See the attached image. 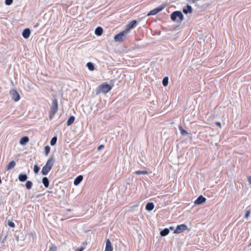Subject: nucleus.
<instances>
[{
	"label": "nucleus",
	"instance_id": "f8f14e48",
	"mask_svg": "<svg viewBox=\"0 0 251 251\" xmlns=\"http://www.w3.org/2000/svg\"><path fill=\"white\" fill-rule=\"evenodd\" d=\"M30 31L29 28H25L23 30L22 35L24 38L27 39L30 36Z\"/></svg>",
	"mask_w": 251,
	"mask_h": 251
},
{
	"label": "nucleus",
	"instance_id": "e433bc0d",
	"mask_svg": "<svg viewBox=\"0 0 251 251\" xmlns=\"http://www.w3.org/2000/svg\"><path fill=\"white\" fill-rule=\"evenodd\" d=\"M215 124L218 126H219L220 128H221V124L220 122H216L215 123Z\"/></svg>",
	"mask_w": 251,
	"mask_h": 251
},
{
	"label": "nucleus",
	"instance_id": "ea45409f",
	"mask_svg": "<svg viewBox=\"0 0 251 251\" xmlns=\"http://www.w3.org/2000/svg\"><path fill=\"white\" fill-rule=\"evenodd\" d=\"M173 228H173V226H171V227H170V229H171V230L173 229Z\"/></svg>",
	"mask_w": 251,
	"mask_h": 251
},
{
	"label": "nucleus",
	"instance_id": "7ed1b4c3",
	"mask_svg": "<svg viewBox=\"0 0 251 251\" xmlns=\"http://www.w3.org/2000/svg\"><path fill=\"white\" fill-rule=\"evenodd\" d=\"M58 110V101L56 99L53 100L50 111V119H52Z\"/></svg>",
	"mask_w": 251,
	"mask_h": 251
},
{
	"label": "nucleus",
	"instance_id": "ddd939ff",
	"mask_svg": "<svg viewBox=\"0 0 251 251\" xmlns=\"http://www.w3.org/2000/svg\"><path fill=\"white\" fill-rule=\"evenodd\" d=\"M183 12L185 14H187L188 13H191L192 12V8L191 6L187 5L183 8Z\"/></svg>",
	"mask_w": 251,
	"mask_h": 251
},
{
	"label": "nucleus",
	"instance_id": "c85d7f7f",
	"mask_svg": "<svg viewBox=\"0 0 251 251\" xmlns=\"http://www.w3.org/2000/svg\"><path fill=\"white\" fill-rule=\"evenodd\" d=\"M179 129L180 133H181V134L182 135H185V134H188L187 132L185 130L183 129L182 126H179Z\"/></svg>",
	"mask_w": 251,
	"mask_h": 251
},
{
	"label": "nucleus",
	"instance_id": "4468645a",
	"mask_svg": "<svg viewBox=\"0 0 251 251\" xmlns=\"http://www.w3.org/2000/svg\"><path fill=\"white\" fill-rule=\"evenodd\" d=\"M83 179V176L81 175L77 176L74 180V184L75 185H78Z\"/></svg>",
	"mask_w": 251,
	"mask_h": 251
},
{
	"label": "nucleus",
	"instance_id": "9b49d317",
	"mask_svg": "<svg viewBox=\"0 0 251 251\" xmlns=\"http://www.w3.org/2000/svg\"><path fill=\"white\" fill-rule=\"evenodd\" d=\"M113 248L112 246L111 241L109 239H107L106 241V245L104 251H113Z\"/></svg>",
	"mask_w": 251,
	"mask_h": 251
},
{
	"label": "nucleus",
	"instance_id": "dca6fc26",
	"mask_svg": "<svg viewBox=\"0 0 251 251\" xmlns=\"http://www.w3.org/2000/svg\"><path fill=\"white\" fill-rule=\"evenodd\" d=\"M16 165V163L14 161H12L10 162L9 163V164L6 166V169L7 171L10 170L13 168H14Z\"/></svg>",
	"mask_w": 251,
	"mask_h": 251
},
{
	"label": "nucleus",
	"instance_id": "9d476101",
	"mask_svg": "<svg viewBox=\"0 0 251 251\" xmlns=\"http://www.w3.org/2000/svg\"><path fill=\"white\" fill-rule=\"evenodd\" d=\"M206 198L203 197L202 195L200 196L194 201V203L196 205L201 204L206 201Z\"/></svg>",
	"mask_w": 251,
	"mask_h": 251
},
{
	"label": "nucleus",
	"instance_id": "1a4fd4ad",
	"mask_svg": "<svg viewBox=\"0 0 251 251\" xmlns=\"http://www.w3.org/2000/svg\"><path fill=\"white\" fill-rule=\"evenodd\" d=\"M10 93L12 96V98L14 101H17L20 100V95L16 90H13L12 91H11Z\"/></svg>",
	"mask_w": 251,
	"mask_h": 251
},
{
	"label": "nucleus",
	"instance_id": "f257e3e1",
	"mask_svg": "<svg viewBox=\"0 0 251 251\" xmlns=\"http://www.w3.org/2000/svg\"><path fill=\"white\" fill-rule=\"evenodd\" d=\"M54 163L53 157H50L47 161L46 165L42 169L41 173L43 175H47L51 170Z\"/></svg>",
	"mask_w": 251,
	"mask_h": 251
},
{
	"label": "nucleus",
	"instance_id": "2f4dec72",
	"mask_svg": "<svg viewBox=\"0 0 251 251\" xmlns=\"http://www.w3.org/2000/svg\"><path fill=\"white\" fill-rule=\"evenodd\" d=\"M13 2V0H5V3L7 5H11Z\"/></svg>",
	"mask_w": 251,
	"mask_h": 251
},
{
	"label": "nucleus",
	"instance_id": "a878e982",
	"mask_svg": "<svg viewBox=\"0 0 251 251\" xmlns=\"http://www.w3.org/2000/svg\"><path fill=\"white\" fill-rule=\"evenodd\" d=\"M162 84L164 86H167L168 84V77H165L162 80Z\"/></svg>",
	"mask_w": 251,
	"mask_h": 251
},
{
	"label": "nucleus",
	"instance_id": "6e6552de",
	"mask_svg": "<svg viewBox=\"0 0 251 251\" xmlns=\"http://www.w3.org/2000/svg\"><path fill=\"white\" fill-rule=\"evenodd\" d=\"M136 25V20H132L126 25V29L125 30L128 33V31L132 28H134Z\"/></svg>",
	"mask_w": 251,
	"mask_h": 251
},
{
	"label": "nucleus",
	"instance_id": "bb28decb",
	"mask_svg": "<svg viewBox=\"0 0 251 251\" xmlns=\"http://www.w3.org/2000/svg\"><path fill=\"white\" fill-rule=\"evenodd\" d=\"M32 186V183L30 181H27L25 183V187L27 189H30Z\"/></svg>",
	"mask_w": 251,
	"mask_h": 251
},
{
	"label": "nucleus",
	"instance_id": "4c0bfd02",
	"mask_svg": "<svg viewBox=\"0 0 251 251\" xmlns=\"http://www.w3.org/2000/svg\"><path fill=\"white\" fill-rule=\"evenodd\" d=\"M104 146L103 145H101L100 146H99L98 147V150L100 151V150L101 149L104 148Z\"/></svg>",
	"mask_w": 251,
	"mask_h": 251
},
{
	"label": "nucleus",
	"instance_id": "f704fd0d",
	"mask_svg": "<svg viewBox=\"0 0 251 251\" xmlns=\"http://www.w3.org/2000/svg\"><path fill=\"white\" fill-rule=\"evenodd\" d=\"M84 250V247H80V248H77L75 250V251H83Z\"/></svg>",
	"mask_w": 251,
	"mask_h": 251
},
{
	"label": "nucleus",
	"instance_id": "6ab92c4d",
	"mask_svg": "<svg viewBox=\"0 0 251 251\" xmlns=\"http://www.w3.org/2000/svg\"><path fill=\"white\" fill-rule=\"evenodd\" d=\"M27 176L25 174H21L19 175V180L21 182L25 181L27 179Z\"/></svg>",
	"mask_w": 251,
	"mask_h": 251
},
{
	"label": "nucleus",
	"instance_id": "412c9836",
	"mask_svg": "<svg viewBox=\"0 0 251 251\" xmlns=\"http://www.w3.org/2000/svg\"><path fill=\"white\" fill-rule=\"evenodd\" d=\"M75 121V117L73 116H71L69 117L67 122V126H70L72 125Z\"/></svg>",
	"mask_w": 251,
	"mask_h": 251
},
{
	"label": "nucleus",
	"instance_id": "c9c22d12",
	"mask_svg": "<svg viewBox=\"0 0 251 251\" xmlns=\"http://www.w3.org/2000/svg\"><path fill=\"white\" fill-rule=\"evenodd\" d=\"M188 1H189L190 3H195L200 0H187Z\"/></svg>",
	"mask_w": 251,
	"mask_h": 251
},
{
	"label": "nucleus",
	"instance_id": "f3484780",
	"mask_svg": "<svg viewBox=\"0 0 251 251\" xmlns=\"http://www.w3.org/2000/svg\"><path fill=\"white\" fill-rule=\"evenodd\" d=\"M154 207L152 202H148L146 205V209L148 211H151Z\"/></svg>",
	"mask_w": 251,
	"mask_h": 251
},
{
	"label": "nucleus",
	"instance_id": "5701e85b",
	"mask_svg": "<svg viewBox=\"0 0 251 251\" xmlns=\"http://www.w3.org/2000/svg\"><path fill=\"white\" fill-rule=\"evenodd\" d=\"M57 247L54 244H51L48 251H56Z\"/></svg>",
	"mask_w": 251,
	"mask_h": 251
},
{
	"label": "nucleus",
	"instance_id": "2eb2a0df",
	"mask_svg": "<svg viewBox=\"0 0 251 251\" xmlns=\"http://www.w3.org/2000/svg\"><path fill=\"white\" fill-rule=\"evenodd\" d=\"M29 141V138L27 136H24L22 137L20 141V144L22 145H24L26 144Z\"/></svg>",
	"mask_w": 251,
	"mask_h": 251
},
{
	"label": "nucleus",
	"instance_id": "aec40b11",
	"mask_svg": "<svg viewBox=\"0 0 251 251\" xmlns=\"http://www.w3.org/2000/svg\"><path fill=\"white\" fill-rule=\"evenodd\" d=\"M42 182L46 188H48L49 185V181L47 177H44L42 179Z\"/></svg>",
	"mask_w": 251,
	"mask_h": 251
},
{
	"label": "nucleus",
	"instance_id": "423d86ee",
	"mask_svg": "<svg viewBox=\"0 0 251 251\" xmlns=\"http://www.w3.org/2000/svg\"><path fill=\"white\" fill-rule=\"evenodd\" d=\"M187 229V226L185 224H181L177 226L176 228L175 229L174 233L178 234L182 232L183 231Z\"/></svg>",
	"mask_w": 251,
	"mask_h": 251
},
{
	"label": "nucleus",
	"instance_id": "c756f323",
	"mask_svg": "<svg viewBox=\"0 0 251 251\" xmlns=\"http://www.w3.org/2000/svg\"><path fill=\"white\" fill-rule=\"evenodd\" d=\"M44 149L46 155H48L50 151V147L48 146H47L45 147Z\"/></svg>",
	"mask_w": 251,
	"mask_h": 251
},
{
	"label": "nucleus",
	"instance_id": "72a5a7b5",
	"mask_svg": "<svg viewBox=\"0 0 251 251\" xmlns=\"http://www.w3.org/2000/svg\"><path fill=\"white\" fill-rule=\"evenodd\" d=\"M250 213H251V212L250 210H247L246 212V214H245V217L246 218H248L250 216Z\"/></svg>",
	"mask_w": 251,
	"mask_h": 251
},
{
	"label": "nucleus",
	"instance_id": "393cba45",
	"mask_svg": "<svg viewBox=\"0 0 251 251\" xmlns=\"http://www.w3.org/2000/svg\"><path fill=\"white\" fill-rule=\"evenodd\" d=\"M135 174L136 175H146L149 174V172L147 171H136Z\"/></svg>",
	"mask_w": 251,
	"mask_h": 251
},
{
	"label": "nucleus",
	"instance_id": "39448f33",
	"mask_svg": "<svg viewBox=\"0 0 251 251\" xmlns=\"http://www.w3.org/2000/svg\"><path fill=\"white\" fill-rule=\"evenodd\" d=\"M127 33H128L125 30L120 32L114 36V39L115 41L118 42H122L124 41V40L126 38V36Z\"/></svg>",
	"mask_w": 251,
	"mask_h": 251
},
{
	"label": "nucleus",
	"instance_id": "b1692460",
	"mask_svg": "<svg viewBox=\"0 0 251 251\" xmlns=\"http://www.w3.org/2000/svg\"><path fill=\"white\" fill-rule=\"evenodd\" d=\"M87 66L90 71H93L95 69L93 64L90 62L87 63Z\"/></svg>",
	"mask_w": 251,
	"mask_h": 251
},
{
	"label": "nucleus",
	"instance_id": "473e14b6",
	"mask_svg": "<svg viewBox=\"0 0 251 251\" xmlns=\"http://www.w3.org/2000/svg\"><path fill=\"white\" fill-rule=\"evenodd\" d=\"M8 225L9 226H10L11 227H15V224L13 222L10 221H8Z\"/></svg>",
	"mask_w": 251,
	"mask_h": 251
},
{
	"label": "nucleus",
	"instance_id": "a211bd4d",
	"mask_svg": "<svg viewBox=\"0 0 251 251\" xmlns=\"http://www.w3.org/2000/svg\"><path fill=\"white\" fill-rule=\"evenodd\" d=\"M103 32V29L101 27H98L96 28L95 33L98 36H100Z\"/></svg>",
	"mask_w": 251,
	"mask_h": 251
},
{
	"label": "nucleus",
	"instance_id": "58836bf2",
	"mask_svg": "<svg viewBox=\"0 0 251 251\" xmlns=\"http://www.w3.org/2000/svg\"><path fill=\"white\" fill-rule=\"evenodd\" d=\"M248 179L249 183L251 184V176H249Z\"/></svg>",
	"mask_w": 251,
	"mask_h": 251
},
{
	"label": "nucleus",
	"instance_id": "cd10ccee",
	"mask_svg": "<svg viewBox=\"0 0 251 251\" xmlns=\"http://www.w3.org/2000/svg\"><path fill=\"white\" fill-rule=\"evenodd\" d=\"M56 141H57V137H53L51 140H50V144L51 146H53L56 143Z\"/></svg>",
	"mask_w": 251,
	"mask_h": 251
},
{
	"label": "nucleus",
	"instance_id": "20e7f679",
	"mask_svg": "<svg viewBox=\"0 0 251 251\" xmlns=\"http://www.w3.org/2000/svg\"><path fill=\"white\" fill-rule=\"evenodd\" d=\"M183 15L180 11H176L171 15V18L174 21L177 20L180 22L183 20Z\"/></svg>",
	"mask_w": 251,
	"mask_h": 251
},
{
	"label": "nucleus",
	"instance_id": "0eeeda50",
	"mask_svg": "<svg viewBox=\"0 0 251 251\" xmlns=\"http://www.w3.org/2000/svg\"><path fill=\"white\" fill-rule=\"evenodd\" d=\"M166 6V4H162V5L151 10L148 14V16L154 15L157 14L158 12L161 11Z\"/></svg>",
	"mask_w": 251,
	"mask_h": 251
},
{
	"label": "nucleus",
	"instance_id": "f03ea898",
	"mask_svg": "<svg viewBox=\"0 0 251 251\" xmlns=\"http://www.w3.org/2000/svg\"><path fill=\"white\" fill-rule=\"evenodd\" d=\"M112 89V87L106 83H103L98 87L97 93H103L106 94L110 91Z\"/></svg>",
	"mask_w": 251,
	"mask_h": 251
},
{
	"label": "nucleus",
	"instance_id": "7c9ffc66",
	"mask_svg": "<svg viewBox=\"0 0 251 251\" xmlns=\"http://www.w3.org/2000/svg\"><path fill=\"white\" fill-rule=\"evenodd\" d=\"M40 168L37 165H34L33 170L35 174H37L39 171Z\"/></svg>",
	"mask_w": 251,
	"mask_h": 251
},
{
	"label": "nucleus",
	"instance_id": "4be33fe9",
	"mask_svg": "<svg viewBox=\"0 0 251 251\" xmlns=\"http://www.w3.org/2000/svg\"><path fill=\"white\" fill-rule=\"evenodd\" d=\"M169 232H170V231H169V229L166 228H164L163 230H162L160 232V235L162 236H165L167 235L169 233Z\"/></svg>",
	"mask_w": 251,
	"mask_h": 251
}]
</instances>
